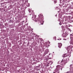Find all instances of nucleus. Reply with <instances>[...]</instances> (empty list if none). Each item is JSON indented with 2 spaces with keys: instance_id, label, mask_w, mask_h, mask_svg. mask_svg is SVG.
<instances>
[{
  "instance_id": "f257e3e1",
  "label": "nucleus",
  "mask_w": 73,
  "mask_h": 73,
  "mask_svg": "<svg viewBox=\"0 0 73 73\" xmlns=\"http://www.w3.org/2000/svg\"><path fill=\"white\" fill-rule=\"evenodd\" d=\"M62 62H64V64H65L67 62H66V60H63L62 61Z\"/></svg>"
},
{
  "instance_id": "f03ea898",
  "label": "nucleus",
  "mask_w": 73,
  "mask_h": 73,
  "mask_svg": "<svg viewBox=\"0 0 73 73\" xmlns=\"http://www.w3.org/2000/svg\"><path fill=\"white\" fill-rule=\"evenodd\" d=\"M58 45L59 48H61V46H62V44L61 43H59Z\"/></svg>"
},
{
  "instance_id": "7ed1b4c3",
  "label": "nucleus",
  "mask_w": 73,
  "mask_h": 73,
  "mask_svg": "<svg viewBox=\"0 0 73 73\" xmlns=\"http://www.w3.org/2000/svg\"><path fill=\"white\" fill-rule=\"evenodd\" d=\"M49 56H46V60H48L49 59H50V58H49Z\"/></svg>"
},
{
  "instance_id": "20e7f679",
  "label": "nucleus",
  "mask_w": 73,
  "mask_h": 73,
  "mask_svg": "<svg viewBox=\"0 0 73 73\" xmlns=\"http://www.w3.org/2000/svg\"><path fill=\"white\" fill-rule=\"evenodd\" d=\"M36 16L35 15H33V19H36Z\"/></svg>"
},
{
  "instance_id": "39448f33",
  "label": "nucleus",
  "mask_w": 73,
  "mask_h": 73,
  "mask_svg": "<svg viewBox=\"0 0 73 73\" xmlns=\"http://www.w3.org/2000/svg\"><path fill=\"white\" fill-rule=\"evenodd\" d=\"M61 68V67L60 66H56L57 69H58L59 68Z\"/></svg>"
},
{
  "instance_id": "423d86ee",
  "label": "nucleus",
  "mask_w": 73,
  "mask_h": 73,
  "mask_svg": "<svg viewBox=\"0 0 73 73\" xmlns=\"http://www.w3.org/2000/svg\"><path fill=\"white\" fill-rule=\"evenodd\" d=\"M71 48V46H69L68 47V49H70V48Z\"/></svg>"
},
{
  "instance_id": "0eeeda50",
  "label": "nucleus",
  "mask_w": 73,
  "mask_h": 73,
  "mask_svg": "<svg viewBox=\"0 0 73 73\" xmlns=\"http://www.w3.org/2000/svg\"><path fill=\"white\" fill-rule=\"evenodd\" d=\"M41 21H41L43 23H44V22L43 21H42V20H41V21Z\"/></svg>"
},
{
  "instance_id": "6e6552de",
  "label": "nucleus",
  "mask_w": 73,
  "mask_h": 73,
  "mask_svg": "<svg viewBox=\"0 0 73 73\" xmlns=\"http://www.w3.org/2000/svg\"><path fill=\"white\" fill-rule=\"evenodd\" d=\"M63 40H66V39H64Z\"/></svg>"
},
{
  "instance_id": "1a4fd4ad",
  "label": "nucleus",
  "mask_w": 73,
  "mask_h": 73,
  "mask_svg": "<svg viewBox=\"0 0 73 73\" xmlns=\"http://www.w3.org/2000/svg\"><path fill=\"white\" fill-rule=\"evenodd\" d=\"M35 20V21H36V19Z\"/></svg>"
},
{
  "instance_id": "9d476101",
  "label": "nucleus",
  "mask_w": 73,
  "mask_h": 73,
  "mask_svg": "<svg viewBox=\"0 0 73 73\" xmlns=\"http://www.w3.org/2000/svg\"><path fill=\"white\" fill-rule=\"evenodd\" d=\"M69 72H66V73H69Z\"/></svg>"
},
{
  "instance_id": "9b49d317",
  "label": "nucleus",
  "mask_w": 73,
  "mask_h": 73,
  "mask_svg": "<svg viewBox=\"0 0 73 73\" xmlns=\"http://www.w3.org/2000/svg\"><path fill=\"white\" fill-rule=\"evenodd\" d=\"M72 34H71L70 35V36H72Z\"/></svg>"
},
{
  "instance_id": "f8f14e48",
  "label": "nucleus",
  "mask_w": 73,
  "mask_h": 73,
  "mask_svg": "<svg viewBox=\"0 0 73 73\" xmlns=\"http://www.w3.org/2000/svg\"><path fill=\"white\" fill-rule=\"evenodd\" d=\"M29 11V12L30 13V11Z\"/></svg>"
},
{
  "instance_id": "ddd939ff",
  "label": "nucleus",
  "mask_w": 73,
  "mask_h": 73,
  "mask_svg": "<svg viewBox=\"0 0 73 73\" xmlns=\"http://www.w3.org/2000/svg\"><path fill=\"white\" fill-rule=\"evenodd\" d=\"M58 40H59V39H58Z\"/></svg>"
},
{
  "instance_id": "4468645a",
  "label": "nucleus",
  "mask_w": 73,
  "mask_h": 73,
  "mask_svg": "<svg viewBox=\"0 0 73 73\" xmlns=\"http://www.w3.org/2000/svg\"><path fill=\"white\" fill-rule=\"evenodd\" d=\"M28 7H29V6H28Z\"/></svg>"
},
{
  "instance_id": "2eb2a0df",
  "label": "nucleus",
  "mask_w": 73,
  "mask_h": 73,
  "mask_svg": "<svg viewBox=\"0 0 73 73\" xmlns=\"http://www.w3.org/2000/svg\"><path fill=\"white\" fill-rule=\"evenodd\" d=\"M53 53H54V52H53Z\"/></svg>"
},
{
  "instance_id": "dca6fc26",
  "label": "nucleus",
  "mask_w": 73,
  "mask_h": 73,
  "mask_svg": "<svg viewBox=\"0 0 73 73\" xmlns=\"http://www.w3.org/2000/svg\"><path fill=\"white\" fill-rule=\"evenodd\" d=\"M55 72H54L53 73H54Z\"/></svg>"
},
{
  "instance_id": "f3484780",
  "label": "nucleus",
  "mask_w": 73,
  "mask_h": 73,
  "mask_svg": "<svg viewBox=\"0 0 73 73\" xmlns=\"http://www.w3.org/2000/svg\"><path fill=\"white\" fill-rule=\"evenodd\" d=\"M60 25H61V24H60Z\"/></svg>"
},
{
  "instance_id": "a211bd4d",
  "label": "nucleus",
  "mask_w": 73,
  "mask_h": 73,
  "mask_svg": "<svg viewBox=\"0 0 73 73\" xmlns=\"http://www.w3.org/2000/svg\"><path fill=\"white\" fill-rule=\"evenodd\" d=\"M49 55H50V54H49Z\"/></svg>"
}]
</instances>
